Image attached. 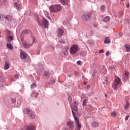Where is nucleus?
I'll use <instances>...</instances> for the list:
<instances>
[{
	"label": "nucleus",
	"mask_w": 130,
	"mask_h": 130,
	"mask_svg": "<svg viewBox=\"0 0 130 130\" xmlns=\"http://www.w3.org/2000/svg\"><path fill=\"white\" fill-rule=\"evenodd\" d=\"M26 111L27 112V115H28L29 117H30V118H35V116L34 115V114H33V112H32V111L30 110L29 109H26Z\"/></svg>",
	"instance_id": "0eeeda50"
},
{
	"label": "nucleus",
	"mask_w": 130,
	"mask_h": 130,
	"mask_svg": "<svg viewBox=\"0 0 130 130\" xmlns=\"http://www.w3.org/2000/svg\"><path fill=\"white\" fill-rule=\"evenodd\" d=\"M123 108L125 110H127L129 108V103L128 101H126V104L124 106Z\"/></svg>",
	"instance_id": "f8f14e48"
},
{
	"label": "nucleus",
	"mask_w": 130,
	"mask_h": 130,
	"mask_svg": "<svg viewBox=\"0 0 130 130\" xmlns=\"http://www.w3.org/2000/svg\"><path fill=\"white\" fill-rule=\"evenodd\" d=\"M79 51V46L78 45H73L71 46L70 49V53L72 55L77 54V52Z\"/></svg>",
	"instance_id": "7ed1b4c3"
},
{
	"label": "nucleus",
	"mask_w": 130,
	"mask_h": 130,
	"mask_svg": "<svg viewBox=\"0 0 130 130\" xmlns=\"http://www.w3.org/2000/svg\"><path fill=\"white\" fill-rule=\"evenodd\" d=\"M10 68V65L9 64V62H6L5 65L4 66L5 70H8Z\"/></svg>",
	"instance_id": "b1692460"
},
{
	"label": "nucleus",
	"mask_w": 130,
	"mask_h": 130,
	"mask_svg": "<svg viewBox=\"0 0 130 130\" xmlns=\"http://www.w3.org/2000/svg\"><path fill=\"white\" fill-rule=\"evenodd\" d=\"M86 102H87V101L86 100H84L83 101V106H86Z\"/></svg>",
	"instance_id": "c9c22d12"
},
{
	"label": "nucleus",
	"mask_w": 130,
	"mask_h": 130,
	"mask_svg": "<svg viewBox=\"0 0 130 130\" xmlns=\"http://www.w3.org/2000/svg\"><path fill=\"white\" fill-rule=\"evenodd\" d=\"M119 15L121 17H122V16H123V11H119Z\"/></svg>",
	"instance_id": "473e14b6"
},
{
	"label": "nucleus",
	"mask_w": 130,
	"mask_h": 130,
	"mask_svg": "<svg viewBox=\"0 0 130 130\" xmlns=\"http://www.w3.org/2000/svg\"><path fill=\"white\" fill-rule=\"evenodd\" d=\"M117 114H116V112H113L111 114V116H112V117H115L116 116Z\"/></svg>",
	"instance_id": "cd10ccee"
},
{
	"label": "nucleus",
	"mask_w": 130,
	"mask_h": 130,
	"mask_svg": "<svg viewBox=\"0 0 130 130\" xmlns=\"http://www.w3.org/2000/svg\"><path fill=\"white\" fill-rule=\"evenodd\" d=\"M20 4L19 3H15L14 4V7L16 8V10H20Z\"/></svg>",
	"instance_id": "a211bd4d"
},
{
	"label": "nucleus",
	"mask_w": 130,
	"mask_h": 130,
	"mask_svg": "<svg viewBox=\"0 0 130 130\" xmlns=\"http://www.w3.org/2000/svg\"><path fill=\"white\" fill-rule=\"evenodd\" d=\"M8 38H9V39H10V40H14V38L12 36H9L8 37Z\"/></svg>",
	"instance_id": "f704fd0d"
},
{
	"label": "nucleus",
	"mask_w": 130,
	"mask_h": 130,
	"mask_svg": "<svg viewBox=\"0 0 130 130\" xmlns=\"http://www.w3.org/2000/svg\"><path fill=\"white\" fill-rule=\"evenodd\" d=\"M110 20V17L109 16H106L104 19H103V21L104 22H109Z\"/></svg>",
	"instance_id": "4be33fe9"
},
{
	"label": "nucleus",
	"mask_w": 130,
	"mask_h": 130,
	"mask_svg": "<svg viewBox=\"0 0 130 130\" xmlns=\"http://www.w3.org/2000/svg\"><path fill=\"white\" fill-rule=\"evenodd\" d=\"M69 76L70 77H71V75H69Z\"/></svg>",
	"instance_id": "603ef678"
},
{
	"label": "nucleus",
	"mask_w": 130,
	"mask_h": 130,
	"mask_svg": "<svg viewBox=\"0 0 130 130\" xmlns=\"http://www.w3.org/2000/svg\"><path fill=\"white\" fill-rule=\"evenodd\" d=\"M67 125L72 130H73V128H74V123L71 121H69L67 123Z\"/></svg>",
	"instance_id": "9d476101"
},
{
	"label": "nucleus",
	"mask_w": 130,
	"mask_h": 130,
	"mask_svg": "<svg viewBox=\"0 0 130 130\" xmlns=\"http://www.w3.org/2000/svg\"><path fill=\"white\" fill-rule=\"evenodd\" d=\"M129 117V115H127L125 118V120H127L128 119V118Z\"/></svg>",
	"instance_id": "58836bf2"
},
{
	"label": "nucleus",
	"mask_w": 130,
	"mask_h": 130,
	"mask_svg": "<svg viewBox=\"0 0 130 130\" xmlns=\"http://www.w3.org/2000/svg\"><path fill=\"white\" fill-rule=\"evenodd\" d=\"M69 54V52L68 51V50H66L64 51H62L61 53V56H67V55H68Z\"/></svg>",
	"instance_id": "2eb2a0df"
},
{
	"label": "nucleus",
	"mask_w": 130,
	"mask_h": 130,
	"mask_svg": "<svg viewBox=\"0 0 130 130\" xmlns=\"http://www.w3.org/2000/svg\"><path fill=\"white\" fill-rule=\"evenodd\" d=\"M92 125L93 127H98L99 126V123L97 122H93L92 123Z\"/></svg>",
	"instance_id": "412c9836"
},
{
	"label": "nucleus",
	"mask_w": 130,
	"mask_h": 130,
	"mask_svg": "<svg viewBox=\"0 0 130 130\" xmlns=\"http://www.w3.org/2000/svg\"><path fill=\"white\" fill-rule=\"evenodd\" d=\"M82 18L84 21H89L92 18V14L90 12L84 13L82 16Z\"/></svg>",
	"instance_id": "39448f33"
},
{
	"label": "nucleus",
	"mask_w": 130,
	"mask_h": 130,
	"mask_svg": "<svg viewBox=\"0 0 130 130\" xmlns=\"http://www.w3.org/2000/svg\"><path fill=\"white\" fill-rule=\"evenodd\" d=\"M106 85H108V79H106Z\"/></svg>",
	"instance_id": "a19ab883"
},
{
	"label": "nucleus",
	"mask_w": 130,
	"mask_h": 130,
	"mask_svg": "<svg viewBox=\"0 0 130 130\" xmlns=\"http://www.w3.org/2000/svg\"><path fill=\"white\" fill-rule=\"evenodd\" d=\"M30 32V30L29 29H25L23 30V33L24 34H29V32Z\"/></svg>",
	"instance_id": "c85d7f7f"
},
{
	"label": "nucleus",
	"mask_w": 130,
	"mask_h": 130,
	"mask_svg": "<svg viewBox=\"0 0 130 130\" xmlns=\"http://www.w3.org/2000/svg\"><path fill=\"white\" fill-rule=\"evenodd\" d=\"M5 15H2L0 14V21H3V20H4V17L5 18Z\"/></svg>",
	"instance_id": "c756f323"
},
{
	"label": "nucleus",
	"mask_w": 130,
	"mask_h": 130,
	"mask_svg": "<svg viewBox=\"0 0 130 130\" xmlns=\"http://www.w3.org/2000/svg\"><path fill=\"white\" fill-rule=\"evenodd\" d=\"M26 130H36L34 126H26Z\"/></svg>",
	"instance_id": "aec40b11"
},
{
	"label": "nucleus",
	"mask_w": 130,
	"mask_h": 130,
	"mask_svg": "<svg viewBox=\"0 0 130 130\" xmlns=\"http://www.w3.org/2000/svg\"><path fill=\"white\" fill-rule=\"evenodd\" d=\"M34 41H35V39L34 38H33V42H32V43H34Z\"/></svg>",
	"instance_id": "a18cd8bd"
},
{
	"label": "nucleus",
	"mask_w": 130,
	"mask_h": 130,
	"mask_svg": "<svg viewBox=\"0 0 130 130\" xmlns=\"http://www.w3.org/2000/svg\"><path fill=\"white\" fill-rule=\"evenodd\" d=\"M121 1H122V2H124L125 0H121Z\"/></svg>",
	"instance_id": "3c124183"
},
{
	"label": "nucleus",
	"mask_w": 130,
	"mask_h": 130,
	"mask_svg": "<svg viewBox=\"0 0 130 130\" xmlns=\"http://www.w3.org/2000/svg\"><path fill=\"white\" fill-rule=\"evenodd\" d=\"M20 57L23 59H25L27 57V54L24 52H21L20 53Z\"/></svg>",
	"instance_id": "ddd939ff"
},
{
	"label": "nucleus",
	"mask_w": 130,
	"mask_h": 130,
	"mask_svg": "<svg viewBox=\"0 0 130 130\" xmlns=\"http://www.w3.org/2000/svg\"><path fill=\"white\" fill-rule=\"evenodd\" d=\"M50 76V74L49 73V71H47L45 72L44 74V76L45 77L46 79H48L49 76Z\"/></svg>",
	"instance_id": "dca6fc26"
},
{
	"label": "nucleus",
	"mask_w": 130,
	"mask_h": 130,
	"mask_svg": "<svg viewBox=\"0 0 130 130\" xmlns=\"http://www.w3.org/2000/svg\"><path fill=\"white\" fill-rule=\"evenodd\" d=\"M111 41H110V39L108 37H106L105 38V41H104V44H107L108 43H110Z\"/></svg>",
	"instance_id": "6ab92c4d"
},
{
	"label": "nucleus",
	"mask_w": 130,
	"mask_h": 130,
	"mask_svg": "<svg viewBox=\"0 0 130 130\" xmlns=\"http://www.w3.org/2000/svg\"><path fill=\"white\" fill-rule=\"evenodd\" d=\"M120 82H121V80L119 78V77L116 76L112 85V88L114 89V90H117L118 85L120 84Z\"/></svg>",
	"instance_id": "20e7f679"
},
{
	"label": "nucleus",
	"mask_w": 130,
	"mask_h": 130,
	"mask_svg": "<svg viewBox=\"0 0 130 130\" xmlns=\"http://www.w3.org/2000/svg\"><path fill=\"white\" fill-rule=\"evenodd\" d=\"M126 8H129V4H128L126 6Z\"/></svg>",
	"instance_id": "37998d69"
},
{
	"label": "nucleus",
	"mask_w": 130,
	"mask_h": 130,
	"mask_svg": "<svg viewBox=\"0 0 130 130\" xmlns=\"http://www.w3.org/2000/svg\"><path fill=\"white\" fill-rule=\"evenodd\" d=\"M129 73L128 72H127V71H125L124 72V74L123 75V79L124 80V81H125V80H126V79H127V77H128V75H129Z\"/></svg>",
	"instance_id": "9b49d317"
},
{
	"label": "nucleus",
	"mask_w": 130,
	"mask_h": 130,
	"mask_svg": "<svg viewBox=\"0 0 130 130\" xmlns=\"http://www.w3.org/2000/svg\"><path fill=\"white\" fill-rule=\"evenodd\" d=\"M38 95V93H36V96L35 97H37V95Z\"/></svg>",
	"instance_id": "de8ad7c7"
},
{
	"label": "nucleus",
	"mask_w": 130,
	"mask_h": 130,
	"mask_svg": "<svg viewBox=\"0 0 130 130\" xmlns=\"http://www.w3.org/2000/svg\"><path fill=\"white\" fill-rule=\"evenodd\" d=\"M87 87H88V88H90V85H88V86H87Z\"/></svg>",
	"instance_id": "09e8293b"
},
{
	"label": "nucleus",
	"mask_w": 130,
	"mask_h": 130,
	"mask_svg": "<svg viewBox=\"0 0 130 130\" xmlns=\"http://www.w3.org/2000/svg\"><path fill=\"white\" fill-rule=\"evenodd\" d=\"M30 87L31 88V89H34V88H36V84H35V83H32V84L30 85Z\"/></svg>",
	"instance_id": "7c9ffc66"
},
{
	"label": "nucleus",
	"mask_w": 130,
	"mask_h": 130,
	"mask_svg": "<svg viewBox=\"0 0 130 130\" xmlns=\"http://www.w3.org/2000/svg\"><path fill=\"white\" fill-rule=\"evenodd\" d=\"M62 8L60 5H53L49 7V10L52 13H57L60 12Z\"/></svg>",
	"instance_id": "f03ea898"
},
{
	"label": "nucleus",
	"mask_w": 130,
	"mask_h": 130,
	"mask_svg": "<svg viewBox=\"0 0 130 130\" xmlns=\"http://www.w3.org/2000/svg\"><path fill=\"white\" fill-rule=\"evenodd\" d=\"M48 19H49V20H51V18H50V17H48Z\"/></svg>",
	"instance_id": "49530a36"
},
{
	"label": "nucleus",
	"mask_w": 130,
	"mask_h": 130,
	"mask_svg": "<svg viewBox=\"0 0 130 130\" xmlns=\"http://www.w3.org/2000/svg\"><path fill=\"white\" fill-rule=\"evenodd\" d=\"M15 79H18V78H19V75L16 74L15 75Z\"/></svg>",
	"instance_id": "ea45409f"
},
{
	"label": "nucleus",
	"mask_w": 130,
	"mask_h": 130,
	"mask_svg": "<svg viewBox=\"0 0 130 130\" xmlns=\"http://www.w3.org/2000/svg\"><path fill=\"white\" fill-rule=\"evenodd\" d=\"M105 6L103 5L101 7V11H104L105 10Z\"/></svg>",
	"instance_id": "72a5a7b5"
},
{
	"label": "nucleus",
	"mask_w": 130,
	"mask_h": 130,
	"mask_svg": "<svg viewBox=\"0 0 130 130\" xmlns=\"http://www.w3.org/2000/svg\"><path fill=\"white\" fill-rule=\"evenodd\" d=\"M56 33L58 37H62L63 34H64V30L62 28L59 27L56 31Z\"/></svg>",
	"instance_id": "423d86ee"
},
{
	"label": "nucleus",
	"mask_w": 130,
	"mask_h": 130,
	"mask_svg": "<svg viewBox=\"0 0 130 130\" xmlns=\"http://www.w3.org/2000/svg\"><path fill=\"white\" fill-rule=\"evenodd\" d=\"M108 55H109V51H107L106 52V56H108Z\"/></svg>",
	"instance_id": "79ce46f5"
},
{
	"label": "nucleus",
	"mask_w": 130,
	"mask_h": 130,
	"mask_svg": "<svg viewBox=\"0 0 130 130\" xmlns=\"http://www.w3.org/2000/svg\"><path fill=\"white\" fill-rule=\"evenodd\" d=\"M72 112L74 117L75 120V123L76 124V130H81V127H82V124L79 120V118L76 117V113L78 111V103L75 102L73 105L71 107Z\"/></svg>",
	"instance_id": "f257e3e1"
},
{
	"label": "nucleus",
	"mask_w": 130,
	"mask_h": 130,
	"mask_svg": "<svg viewBox=\"0 0 130 130\" xmlns=\"http://www.w3.org/2000/svg\"><path fill=\"white\" fill-rule=\"evenodd\" d=\"M17 103L18 104H21V103H22V98H21V97H18V98H17Z\"/></svg>",
	"instance_id": "a878e982"
},
{
	"label": "nucleus",
	"mask_w": 130,
	"mask_h": 130,
	"mask_svg": "<svg viewBox=\"0 0 130 130\" xmlns=\"http://www.w3.org/2000/svg\"><path fill=\"white\" fill-rule=\"evenodd\" d=\"M20 130H23L22 129H20Z\"/></svg>",
	"instance_id": "864d4df0"
},
{
	"label": "nucleus",
	"mask_w": 130,
	"mask_h": 130,
	"mask_svg": "<svg viewBox=\"0 0 130 130\" xmlns=\"http://www.w3.org/2000/svg\"><path fill=\"white\" fill-rule=\"evenodd\" d=\"M124 47L126 48L127 52H129L130 51V45L128 44H126L124 45Z\"/></svg>",
	"instance_id": "5701e85b"
},
{
	"label": "nucleus",
	"mask_w": 130,
	"mask_h": 130,
	"mask_svg": "<svg viewBox=\"0 0 130 130\" xmlns=\"http://www.w3.org/2000/svg\"><path fill=\"white\" fill-rule=\"evenodd\" d=\"M6 46L8 47V48H10V49H13V45L11 44H7Z\"/></svg>",
	"instance_id": "bb28decb"
},
{
	"label": "nucleus",
	"mask_w": 130,
	"mask_h": 130,
	"mask_svg": "<svg viewBox=\"0 0 130 130\" xmlns=\"http://www.w3.org/2000/svg\"><path fill=\"white\" fill-rule=\"evenodd\" d=\"M110 70H114L115 69V66L114 65H111L109 67Z\"/></svg>",
	"instance_id": "2f4dec72"
},
{
	"label": "nucleus",
	"mask_w": 130,
	"mask_h": 130,
	"mask_svg": "<svg viewBox=\"0 0 130 130\" xmlns=\"http://www.w3.org/2000/svg\"><path fill=\"white\" fill-rule=\"evenodd\" d=\"M5 18L7 21H12L13 20V16L11 15H5Z\"/></svg>",
	"instance_id": "4468645a"
},
{
	"label": "nucleus",
	"mask_w": 130,
	"mask_h": 130,
	"mask_svg": "<svg viewBox=\"0 0 130 130\" xmlns=\"http://www.w3.org/2000/svg\"><path fill=\"white\" fill-rule=\"evenodd\" d=\"M99 52H100V53H104V50L102 49V50H100Z\"/></svg>",
	"instance_id": "e433bc0d"
},
{
	"label": "nucleus",
	"mask_w": 130,
	"mask_h": 130,
	"mask_svg": "<svg viewBox=\"0 0 130 130\" xmlns=\"http://www.w3.org/2000/svg\"><path fill=\"white\" fill-rule=\"evenodd\" d=\"M81 63H82V61L79 60L77 62V64H80Z\"/></svg>",
	"instance_id": "4c0bfd02"
},
{
	"label": "nucleus",
	"mask_w": 130,
	"mask_h": 130,
	"mask_svg": "<svg viewBox=\"0 0 130 130\" xmlns=\"http://www.w3.org/2000/svg\"><path fill=\"white\" fill-rule=\"evenodd\" d=\"M105 97H107V94H105Z\"/></svg>",
	"instance_id": "8fccbe9b"
},
{
	"label": "nucleus",
	"mask_w": 130,
	"mask_h": 130,
	"mask_svg": "<svg viewBox=\"0 0 130 130\" xmlns=\"http://www.w3.org/2000/svg\"><path fill=\"white\" fill-rule=\"evenodd\" d=\"M42 23L45 27V28H48V25H49V22L47 21V19L44 18L43 19Z\"/></svg>",
	"instance_id": "6e6552de"
},
{
	"label": "nucleus",
	"mask_w": 130,
	"mask_h": 130,
	"mask_svg": "<svg viewBox=\"0 0 130 130\" xmlns=\"http://www.w3.org/2000/svg\"><path fill=\"white\" fill-rule=\"evenodd\" d=\"M83 84H84V85H87V82H83Z\"/></svg>",
	"instance_id": "c03bdc74"
},
{
	"label": "nucleus",
	"mask_w": 130,
	"mask_h": 130,
	"mask_svg": "<svg viewBox=\"0 0 130 130\" xmlns=\"http://www.w3.org/2000/svg\"><path fill=\"white\" fill-rule=\"evenodd\" d=\"M22 44L24 48H30L32 46V44H29L24 41H22Z\"/></svg>",
	"instance_id": "1a4fd4ad"
},
{
	"label": "nucleus",
	"mask_w": 130,
	"mask_h": 130,
	"mask_svg": "<svg viewBox=\"0 0 130 130\" xmlns=\"http://www.w3.org/2000/svg\"><path fill=\"white\" fill-rule=\"evenodd\" d=\"M0 81H1V82H5V81H6V78L2 76V74H0Z\"/></svg>",
	"instance_id": "393cba45"
},
{
	"label": "nucleus",
	"mask_w": 130,
	"mask_h": 130,
	"mask_svg": "<svg viewBox=\"0 0 130 130\" xmlns=\"http://www.w3.org/2000/svg\"><path fill=\"white\" fill-rule=\"evenodd\" d=\"M59 1L60 2L61 5H68L70 2V0H59Z\"/></svg>",
	"instance_id": "f3484780"
}]
</instances>
